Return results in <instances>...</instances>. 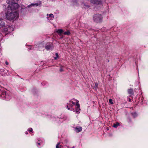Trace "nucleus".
<instances>
[{
  "instance_id": "nucleus-1",
  "label": "nucleus",
  "mask_w": 148,
  "mask_h": 148,
  "mask_svg": "<svg viewBox=\"0 0 148 148\" xmlns=\"http://www.w3.org/2000/svg\"><path fill=\"white\" fill-rule=\"evenodd\" d=\"M19 5L17 3H14L9 5L5 13L7 18L9 20L16 19L18 17V13L17 10Z\"/></svg>"
},
{
  "instance_id": "nucleus-2",
  "label": "nucleus",
  "mask_w": 148,
  "mask_h": 148,
  "mask_svg": "<svg viewBox=\"0 0 148 148\" xmlns=\"http://www.w3.org/2000/svg\"><path fill=\"white\" fill-rule=\"evenodd\" d=\"M103 17L101 14H95L93 16V21L97 23H100L101 22Z\"/></svg>"
},
{
  "instance_id": "nucleus-3",
  "label": "nucleus",
  "mask_w": 148,
  "mask_h": 148,
  "mask_svg": "<svg viewBox=\"0 0 148 148\" xmlns=\"http://www.w3.org/2000/svg\"><path fill=\"white\" fill-rule=\"evenodd\" d=\"M75 102L72 101H70L69 103H68L67 107L69 110L74 111V109L72 108V107L75 104Z\"/></svg>"
},
{
  "instance_id": "nucleus-4",
  "label": "nucleus",
  "mask_w": 148,
  "mask_h": 148,
  "mask_svg": "<svg viewBox=\"0 0 148 148\" xmlns=\"http://www.w3.org/2000/svg\"><path fill=\"white\" fill-rule=\"evenodd\" d=\"M105 0H90L91 3L96 4H101L102 1Z\"/></svg>"
},
{
  "instance_id": "nucleus-5",
  "label": "nucleus",
  "mask_w": 148,
  "mask_h": 148,
  "mask_svg": "<svg viewBox=\"0 0 148 148\" xmlns=\"http://www.w3.org/2000/svg\"><path fill=\"white\" fill-rule=\"evenodd\" d=\"M76 102V112L77 113V114H79V111L80 110V107L79 104L78 103V101L77 100L75 101Z\"/></svg>"
},
{
  "instance_id": "nucleus-6",
  "label": "nucleus",
  "mask_w": 148,
  "mask_h": 148,
  "mask_svg": "<svg viewBox=\"0 0 148 148\" xmlns=\"http://www.w3.org/2000/svg\"><path fill=\"white\" fill-rule=\"evenodd\" d=\"M5 23L3 19L0 18V27H3L5 26Z\"/></svg>"
},
{
  "instance_id": "nucleus-7",
  "label": "nucleus",
  "mask_w": 148,
  "mask_h": 148,
  "mask_svg": "<svg viewBox=\"0 0 148 148\" xmlns=\"http://www.w3.org/2000/svg\"><path fill=\"white\" fill-rule=\"evenodd\" d=\"M47 18L48 20H52L53 18V15L52 14H49L48 16V14H47Z\"/></svg>"
},
{
  "instance_id": "nucleus-8",
  "label": "nucleus",
  "mask_w": 148,
  "mask_h": 148,
  "mask_svg": "<svg viewBox=\"0 0 148 148\" xmlns=\"http://www.w3.org/2000/svg\"><path fill=\"white\" fill-rule=\"evenodd\" d=\"M7 28H4V31L6 32H11V29L12 28V27L9 26H6Z\"/></svg>"
},
{
  "instance_id": "nucleus-9",
  "label": "nucleus",
  "mask_w": 148,
  "mask_h": 148,
  "mask_svg": "<svg viewBox=\"0 0 148 148\" xmlns=\"http://www.w3.org/2000/svg\"><path fill=\"white\" fill-rule=\"evenodd\" d=\"M75 129L76 130V131L77 132H79L82 130V128L81 127H76L75 128Z\"/></svg>"
},
{
  "instance_id": "nucleus-10",
  "label": "nucleus",
  "mask_w": 148,
  "mask_h": 148,
  "mask_svg": "<svg viewBox=\"0 0 148 148\" xmlns=\"http://www.w3.org/2000/svg\"><path fill=\"white\" fill-rule=\"evenodd\" d=\"M41 4V2H40L39 3H36L35 4L32 3L30 5H28V6L29 7L30 6H34L35 5L37 6H38V5H40Z\"/></svg>"
},
{
  "instance_id": "nucleus-11",
  "label": "nucleus",
  "mask_w": 148,
  "mask_h": 148,
  "mask_svg": "<svg viewBox=\"0 0 148 148\" xmlns=\"http://www.w3.org/2000/svg\"><path fill=\"white\" fill-rule=\"evenodd\" d=\"M52 48V45L47 46L45 47V48L47 50L51 49Z\"/></svg>"
},
{
  "instance_id": "nucleus-12",
  "label": "nucleus",
  "mask_w": 148,
  "mask_h": 148,
  "mask_svg": "<svg viewBox=\"0 0 148 148\" xmlns=\"http://www.w3.org/2000/svg\"><path fill=\"white\" fill-rule=\"evenodd\" d=\"M128 92L129 94H132L133 92V90L132 89H130L128 90Z\"/></svg>"
},
{
  "instance_id": "nucleus-13",
  "label": "nucleus",
  "mask_w": 148,
  "mask_h": 148,
  "mask_svg": "<svg viewBox=\"0 0 148 148\" xmlns=\"http://www.w3.org/2000/svg\"><path fill=\"white\" fill-rule=\"evenodd\" d=\"M56 32L59 34H61L62 33V32H63V31L62 29H59L58 30L56 31Z\"/></svg>"
},
{
  "instance_id": "nucleus-14",
  "label": "nucleus",
  "mask_w": 148,
  "mask_h": 148,
  "mask_svg": "<svg viewBox=\"0 0 148 148\" xmlns=\"http://www.w3.org/2000/svg\"><path fill=\"white\" fill-rule=\"evenodd\" d=\"M64 35H69L70 34V32L69 31L65 32L64 33Z\"/></svg>"
},
{
  "instance_id": "nucleus-15",
  "label": "nucleus",
  "mask_w": 148,
  "mask_h": 148,
  "mask_svg": "<svg viewBox=\"0 0 148 148\" xmlns=\"http://www.w3.org/2000/svg\"><path fill=\"white\" fill-rule=\"evenodd\" d=\"M62 146L60 145V143H58L56 145V148H61Z\"/></svg>"
},
{
  "instance_id": "nucleus-16",
  "label": "nucleus",
  "mask_w": 148,
  "mask_h": 148,
  "mask_svg": "<svg viewBox=\"0 0 148 148\" xmlns=\"http://www.w3.org/2000/svg\"><path fill=\"white\" fill-rule=\"evenodd\" d=\"M119 125V124L118 123H116L115 124H114L113 125V127L115 128H116Z\"/></svg>"
},
{
  "instance_id": "nucleus-17",
  "label": "nucleus",
  "mask_w": 148,
  "mask_h": 148,
  "mask_svg": "<svg viewBox=\"0 0 148 148\" xmlns=\"http://www.w3.org/2000/svg\"><path fill=\"white\" fill-rule=\"evenodd\" d=\"M95 88L96 89L98 87V84L97 83H95Z\"/></svg>"
},
{
  "instance_id": "nucleus-18",
  "label": "nucleus",
  "mask_w": 148,
  "mask_h": 148,
  "mask_svg": "<svg viewBox=\"0 0 148 148\" xmlns=\"http://www.w3.org/2000/svg\"><path fill=\"white\" fill-rule=\"evenodd\" d=\"M109 102L111 104H113V103L112 101V99H110L109 100Z\"/></svg>"
},
{
  "instance_id": "nucleus-19",
  "label": "nucleus",
  "mask_w": 148,
  "mask_h": 148,
  "mask_svg": "<svg viewBox=\"0 0 148 148\" xmlns=\"http://www.w3.org/2000/svg\"><path fill=\"white\" fill-rule=\"evenodd\" d=\"M132 114L134 117H135L137 116L136 114V113H132Z\"/></svg>"
},
{
  "instance_id": "nucleus-20",
  "label": "nucleus",
  "mask_w": 148,
  "mask_h": 148,
  "mask_svg": "<svg viewBox=\"0 0 148 148\" xmlns=\"http://www.w3.org/2000/svg\"><path fill=\"white\" fill-rule=\"evenodd\" d=\"M56 57L55 58V59H57V58H58V53H56Z\"/></svg>"
},
{
  "instance_id": "nucleus-21",
  "label": "nucleus",
  "mask_w": 148,
  "mask_h": 148,
  "mask_svg": "<svg viewBox=\"0 0 148 148\" xmlns=\"http://www.w3.org/2000/svg\"><path fill=\"white\" fill-rule=\"evenodd\" d=\"M8 1H6V2L8 3L9 4H10L11 2L10 0H7Z\"/></svg>"
},
{
  "instance_id": "nucleus-22",
  "label": "nucleus",
  "mask_w": 148,
  "mask_h": 148,
  "mask_svg": "<svg viewBox=\"0 0 148 148\" xmlns=\"http://www.w3.org/2000/svg\"><path fill=\"white\" fill-rule=\"evenodd\" d=\"M63 71L62 69V68H60V72H62Z\"/></svg>"
},
{
  "instance_id": "nucleus-23",
  "label": "nucleus",
  "mask_w": 148,
  "mask_h": 148,
  "mask_svg": "<svg viewBox=\"0 0 148 148\" xmlns=\"http://www.w3.org/2000/svg\"><path fill=\"white\" fill-rule=\"evenodd\" d=\"M29 131L30 132H32V128H31L30 130H29Z\"/></svg>"
},
{
  "instance_id": "nucleus-24",
  "label": "nucleus",
  "mask_w": 148,
  "mask_h": 148,
  "mask_svg": "<svg viewBox=\"0 0 148 148\" xmlns=\"http://www.w3.org/2000/svg\"><path fill=\"white\" fill-rule=\"evenodd\" d=\"M5 64L7 65H8V63L7 62H5Z\"/></svg>"
},
{
  "instance_id": "nucleus-25",
  "label": "nucleus",
  "mask_w": 148,
  "mask_h": 148,
  "mask_svg": "<svg viewBox=\"0 0 148 148\" xmlns=\"http://www.w3.org/2000/svg\"><path fill=\"white\" fill-rule=\"evenodd\" d=\"M83 5H84L85 6H86V7H88V5H85V4H83Z\"/></svg>"
},
{
  "instance_id": "nucleus-26",
  "label": "nucleus",
  "mask_w": 148,
  "mask_h": 148,
  "mask_svg": "<svg viewBox=\"0 0 148 148\" xmlns=\"http://www.w3.org/2000/svg\"><path fill=\"white\" fill-rule=\"evenodd\" d=\"M38 145H39L40 144V143H38Z\"/></svg>"
}]
</instances>
